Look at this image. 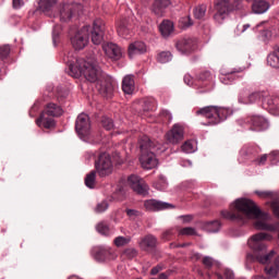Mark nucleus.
I'll return each instance as SVG.
<instances>
[{
	"label": "nucleus",
	"mask_w": 279,
	"mask_h": 279,
	"mask_svg": "<svg viewBox=\"0 0 279 279\" xmlns=\"http://www.w3.org/2000/svg\"><path fill=\"white\" fill-rule=\"evenodd\" d=\"M90 36V26L86 25L80 28L78 31L75 32V34L71 37V44L72 47L76 51H82V49H85L86 46L88 45Z\"/></svg>",
	"instance_id": "10"
},
{
	"label": "nucleus",
	"mask_w": 279,
	"mask_h": 279,
	"mask_svg": "<svg viewBox=\"0 0 279 279\" xmlns=\"http://www.w3.org/2000/svg\"><path fill=\"white\" fill-rule=\"evenodd\" d=\"M167 278H168L167 275L161 274V275H159V277L157 279H167Z\"/></svg>",
	"instance_id": "61"
},
{
	"label": "nucleus",
	"mask_w": 279,
	"mask_h": 279,
	"mask_svg": "<svg viewBox=\"0 0 279 279\" xmlns=\"http://www.w3.org/2000/svg\"><path fill=\"white\" fill-rule=\"evenodd\" d=\"M97 174L95 171L89 172L85 178V185L87 189H95Z\"/></svg>",
	"instance_id": "36"
},
{
	"label": "nucleus",
	"mask_w": 279,
	"mask_h": 279,
	"mask_svg": "<svg viewBox=\"0 0 279 279\" xmlns=\"http://www.w3.org/2000/svg\"><path fill=\"white\" fill-rule=\"evenodd\" d=\"M225 278L226 279H234V272L230 269L225 270Z\"/></svg>",
	"instance_id": "56"
},
{
	"label": "nucleus",
	"mask_w": 279,
	"mask_h": 279,
	"mask_svg": "<svg viewBox=\"0 0 279 279\" xmlns=\"http://www.w3.org/2000/svg\"><path fill=\"white\" fill-rule=\"evenodd\" d=\"M162 270V267L156 266L150 270L151 276H156L158 272Z\"/></svg>",
	"instance_id": "57"
},
{
	"label": "nucleus",
	"mask_w": 279,
	"mask_h": 279,
	"mask_svg": "<svg viewBox=\"0 0 279 279\" xmlns=\"http://www.w3.org/2000/svg\"><path fill=\"white\" fill-rule=\"evenodd\" d=\"M218 279H223V276H221L220 274L217 275Z\"/></svg>",
	"instance_id": "63"
},
{
	"label": "nucleus",
	"mask_w": 279,
	"mask_h": 279,
	"mask_svg": "<svg viewBox=\"0 0 279 279\" xmlns=\"http://www.w3.org/2000/svg\"><path fill=\"white\" fill-rule=\"evenodd\" d=\"M184 83L187 84V86H193V76H191V74H186L184 76Z\"/></svg>",
	"instance_id": "54"
},
{
	"label": "nucleus",
	"mask_w": 279,
	"mask_h": 279,
	"mask_svg": "<svg viewBox=\"0 0 279 279\" xmlns=\"http://www.w3.org/2000/svg\"><path fill=\"white\" fill-rule=\"evenodd\" d=\"M238 102L242 106L263 104L270 114L279 117V97L269 96L265 90L251 92L250 88L244 87L238 93Z\"/></svg>",
	"instance_id": "4"
},
{
	"label": "nucleus",
	"mask_w": 279,
	"mask_h": 279,
	"mask_svg": "<svg viewBox=\"0 0 279 279\" xmlns=\"http://www.w3.org/2000/svg\"><path fill=\"white\" fill-rule=\"evenodd\" d=\"M147 52V45L143 41H134L129 45V58H134V56H141Z\"/></svg>",
	"instance_id": "19"
},
{
	"label": "nucleus",
	"mask_w": 279,
	"mask_h": 279,
	"mask_svg": "<svg viewBox=\"0 0 279 279\" xmlns=\"http://www.w3.org/2000/svg\"><path fill=\"white\" fill-rule=\"evenodd\" d=\"M117 27L120 38H130L132 36V29L128 26V21L123 20L118 22Z\"/></svg>",
	"instance_id": "23"
},
{
	"label": "nucleus",
	"mask_w": 279,
	"mask_h": 279,
	"mask_svg": "<svg viewBox=\"0 0 279 279\" xmlns=\"http://www.w3.org/2000/svg\"><path fill=\"white\" fill-rule=\"evenodd\" d=\"M169 234H171V231H166V232L163 233V238L167 239V236H169Z\"/></svg>",
	"instance_id": "62"
},
{
	"label": "nucleus",
	"mask_w": 279,
	"mask_h": 279,
	"mask_svg": "<svg viewBox=\"0 0 279 279\" xmlns=\"http://www.w3.org/2000/svg\"><path fill=\"white\" fill-rule=\"evenodd\" d=\"M156 236L147 235L140 241V246L142 250H149L151 247H156Z\"/></svg>",
	"instance_id": "29"
},
{
	"label": "nucleus",
	"mask_w": 279,
	"mask_h": 279,
	"mask_svg": "<svg viewBox=\"0 0 279 279\" xmlns=\"http://www.w3.org/2000/svg\"><path fill=\"white\" fill-rule=\"evenodd\" d=\"M267 162V155H263L259 159H257V165H265Z\"/></svg>",
	"instance_id": "58"
},
{
	"label": "nucleus",
	"mask_w": 279,
	"mask_h": 279,
	"mask_svg": "<svg viewBox=\"0 0 279 279\" xmlns=\"http://www.w3.org/2000/svg\"><path fill=\"white\" fill-rule=\"evenodd\" d=\"M269 160L271 162V165H278L279 162V151L278 150H274L269 154Z\"/></svg>",
	"instance_id": "46"
},
{
	"label": "nucleus",
	"mask_w": 279,
	"mask_h": 279,
	"mask_svg": "<svg viewBox=\"0 0 279 279\" xmlns=\"http://www.w3.org/2000/svg\"><path fill=\"white\" fill-rule=\"evenodd\" d=\"M177 49L180 53H191L193 51V40L191 39H183L177 43Z\"/></svg>",
	"instance_id": "27"
},
{
	"label": "nucleus",
	"mask_w": 279,
	"mask_h": 279,
	"mask_svg": "<svg viewBox=\"0 0 279 279\" xmlns=\"http://www.w3.org/2000/svg\"><path fill=\"white\" fill-rule=\"evenodd\" d=\"M274 236L266 232H259L252 235L248 241L247 245L253 251V254H248L246 256L247 260H256L262 265H267L265 267V272L267 274L268 278H264L260 275L253 276L252 279H279V256L276 257L272 264L271 258L276 256L275 251H270L268 254L267 252V244L265 241H272Z\"/></svg>",
	"instance_id": "2"
},
{
	"label": "nucleus",
	"mask_w": 279,
	"mask_h": 279,
	"mask_svg": "<svg viewBox=\"0 0 279 279\" xmlns=\"http://www.w3.org/2000/svg\"><path fill=\"white\" fill-rule=\"evenodd\" d=\"M182 151H184V154H195V151H197V142L195 140L185 142L182 145Z\"/></svg>",
	"instance_id": "30"
},
{
	"label": "nucleus",
	"mask_w": 279,
	"mask_h": 279,
	"mask_svg": "<svg viewBox=\"0 0 279 279\" xmlns=\"http://www.w3.org/2000/svg\"><path fill=\"white\" fill-rule=\"evenodd\" d=\"M203 265H205V267H207V269H210V267H219L220 266L219 262H215V259H213V257H210V256H205L203 258Z\"/></svg>",
	"instance_id": "41"
},
{
	"label": "nucleus",
	"mask_w": 279,
	"mask_h": 279,
	"mask_svg": "<svg viewBox=\"0 0 279 279\" xmlns=\"http://www.w3.org/2000/svg\"><path fill=\"white\" fill-rule=\"evenodd\" d=\"M196 114H201L205 117V119H209L208 125H217V123H221V121H226L232 111L228 108H218L215 106L204 107L201 110L196 111Z\"/></svg>",
	"instance_id": "6"
},
{
	"label": "nucleus",
	"mask_w": 279,
	"mask_h": 279,
	"mask_svg": "<svg viewBox=\"0 0 279 279\" xmlns=\"http://www.w3.org/2000/svg\"><path fill=\"white\" fill-rule=\"evenodd\" d=\"M182 138H184V126H182L180 124H174L172 130H170L166 134V140L171 145H178V143H180V141H182Z\"/></svg>",
	"instance_id": "15"
},
{
	"label": "nucleus",
	"mask_w": 279,
	"mask_h": 279,
	"mask_svg": "<svg viewBox=\"0 0 279 279\" xmlns=\"http://www.w3.org/2000/svg\"><path fill=\"white\" fill-rule=\"evenodd\" d=\"M187 165L191 167V165H192L191 161H187Z\"/></svg>",
	"instance_id": "64"
},
{
	"label": "nucleus",
	"mask_w": 279,
	"mask_h": 279,
	"mask_svg": "<svg viewBox=\"0 0 279 279\" xmlns=\"http://www.w3.org/2000/svg\"><path fill=\"white\" fill-rule=\"evenodd\" d=\"M192 25L193 20L191 19V15L183 16L179 20V27H181V29H189Z\"/></svg>",
	"instance_id": "35"
},
{
	"label": "nucleus",
	"mask_w": 279,
	"mask_h": 279,
	"mask_svg": "<svg viewBox=\"0 0 279 279\" xmlns=\"http://www.w3.org/2000/svg\"><path fill=\"white\" fill-rule=\"evenodd\" d=\"M58 29H60L59 25L53 27V31H52V40H53V43H56V40H58V36H60V33L58 32Z\"/></svg>",
	"instance_id": "53"
},
{
	"label": "nucleus",
	"mask_w": 279,
	"mask_h": 279,
	"mask_svg": "<svg viewBox=\"0 0 279 279\" xmlns=\"http://www.w3.org/2000/svg\"><path fill=\"white\" fill-rule=\"evenodd\" d=\"M102 50L105 51L107 58H110L111 60H120L122 56L121 48L113 43L104 44Z\"/></svg>",
	"instance_id": "16"
},
{
	"label": "nucleus",
	"mask_w": 279,
	"mask_h": 279,
	"mask_svg": "<svg viewBox=\"0 0 279 279\" xmlns=\"http://www.w3.org/2000/svg\"><path fill=\"white\" fill-rule=\"evenodd\" d=\"M234 10H243V2L241 0L234 1L232 5L230 0H218L214 21L219 24L223 23L230 15V12H234Z\"/></svg>",
	"instance_id": "7"
},
{
	"label": "nucleus",
	"mask_w": 279,
	"mask_h": 279,
	"mask_svg": "<svg viewBox=\"0 0 279 279\" xmlns=\"http://www.w3.org/2000/svg\"><path fill=\"white\" fill-rule=\"evenodd\" d=\"M75 130L81 141H90V118L86 113H81L76 118Z\"/></svg>",
	"instance_id": "11"
},
{
	"label": "nucleus",
	"mask_w": 279,
	"mask_h": 279,
	"mask_svg": "<svg viewBox=\"0 0 279 279\" xmlns=\"http://www.w3.org/2000/svg\"><path fill=\"white\" fill-rule=\"evenodd\" d=\"M95 168L100 178L110 175L113 171L112 158H110V155L108 153L100 154L98 160L95 162Z\"/></svg>",
	"instance_id": "12"
},
{
	"label": "nucleus",
	"mask_w": 279,
	"mask_h": 279,
	"mask_svg": "<svg viewBox=\"0 0 279 279\" xmlns=\"http://www.w3.org/2000/svg\"><path fill=\"white\" fill-rule=\"evenodd\" d=\"M123 256L126 258H135L136 256V251L134 248H126L122 253Z\"/></svg>",
	"instance_id": "48"
},
{
	"label": "nucleus",
	"mask_w": 279,
	"mask_h": 279,
	"mask_svg": "<svg viewBox=\"0 0 279 279\" xmlns=\"http://www.w3.org/2000/svg\"><path fill=\"white\" fill-rule=\"evenodd\" d=\"M248 68H250V65L242 66V68H239V69H234L232 72L221 74L220 75V82L222 84H232V81L234 80L233 78L234 73H243V71H245V69H248Z\"/></svg>",
	"instance_id": "26"
},
{
	"label": "nucleus",
	"mask_w": 279,
	"mask_h": 279,
	"mask_svg": "<svg viewBox=\"0 0 279 279\" xmlns=\"http://www.w3.org/2000/svg\"><path fill=\"white\" fill-rule=\"evenodd\" d=\"M130 241H132L130 236H117L113 240V244L116 245V247H123L124 245H128Z\"/></svg>",
	"instance_id": "39"
},
{
	"label": "nucleus",
	"mask_w": 279,
	"mask_h": 279,
	"mask_svg": "<svg viewBox=\"0 0 279 279\" xmlns=\"http://www.w3.org/2000/svg\"><path fill=\"white\" fill-rule=\"evenodd\" d=\"M251 125H253V130L255 132H263V130H267L269 128V122L267 119L260 116H253L251 119Z\"/></svg>",
	"instance_id": "20"
},
{
	"label": "nucleus",
	"mask_w": 279,
	"mask_h": 279,
	"mask_svg": "<svg viewBox=\"0 0 279 279\" xmlns=\"http://www.w3.org/2000/svg\"><path fill=\"white\" fill-rule=\"evenodd\" d=\"M179 234H181L182 236H195V234H197V232L195 231L194 228L187 227V228L181 229L179 231Z\"/></svg>",
	"instance_id": "42"
},
{
	"label": "nucleus",
	"mask_w": 279,
	"mask_h": 279,
	"mask_svg": "<svg viewBox=\"0 0 279 279\" xmlns=\"http://www.w3.org/2000/svg\"><path fill=\"white\" fill-rule=\"evenodd\" d=\"M179 219L182 220L183 223H189V222L193 221V216H190V215H187V216H180Z\"/></svg>",
	"instance_id": "55"
},
{
	"label": "nucleus",
	"mask_w": 279,
	"mask_h": 279,
	"mask_svg": "<svg viewBox=\"0 0 279 279\" xmlns=\"http://www.w3.org/2000/svg\"><path fill=\"white\" fill-rule=\"evenodd\" d=\"M220 229H221V222H219V220H214L205 225V230L207 232H219Z\"/></svg>",
	"instance_id": "33"
},
{
	"label": "nucleus",
	"mask_w": 279,
	"mask_h": 279,
	"mask_svg": "<svg viewBox=\"0 0 279 279\" xmlns=\"http://www.w3.org/2000/svg\"><path fill=\"white\" fill-rule=\"evenodd\" d=\"M148 102L151 104V105L148 106V107L146 108V110H154V108H156V100L149 99Z\"/></svg>",
	"instance_id": "59"
},
{
	"label": "nucleus",
	"mask_w": 279,
	"mask_h": 279,
	"mask_svg": "<svg viewBox=\"0 0 279 279\" xmlns=\"http://www.w3.org/2000/svg\"><path fill=\"white\" fill-rule=\"evenodd\" d=\"M118 257H119V252H117V250L112 247H109L107 250H101L95 256L96 260H99L100 263L104 260H117Z\"/></svg>",
	"instance_id": "18"
},
{
	"label": "nucleus",
	"mask_w": 279,
	"mask_h": 279,
	"mask_svg": "<svg viewBox=\"0 0 279 279\" xmlns=\"http://www.w3.org/2000/svg\"><path fill=\"white\" fill-rule=\"evenodd\" d=\"M144 206L146 210L151 213H156V210H169V208H173V205L156 199L145 201Z\"/></svg>",
	"instance_id": "17"
},
{
	"label": "nucleus",
	"mask_w": 279,
	"mask_h": 279,
	"mask_svg": "<svg viewBox=\"0 0 279 279\" xmlns=\"http://www.w3.org/2000/svg\"><path fill=\"white\" fill-rule=\"evenodd\" d=\"M58 3V0H39L38 4L43 12H49L53 5Z\"/></svg>",
	"instance_id": "31"
},
{
	"label": "nucleus",
	"mask_w": 279,
	"mask_h": 279,
	"mask_svg": "<svg viewBox=\"0 0 279 279\" xmlns=\"http://www.w3.org/2000/svg\"><path fill=\"white\" fill-rule=\"evenodd\" d=\"M89 33L92 34V43L101 45L104 40V22L100 20L94 21L93 27L89 26Z\"/></svg>",
	"instance_id": "14"
},
{
	"label": "nucleus",
	"mask_w": 279,
	"mask_h": 279,
	"mask_svg": "<svg viewBox=\"0 0 279 279\" xmlns=\"http://www.w3.org/2000/svg\"><path fill=\"white\" fill-rule=\"evenodd\" d=\"M269 2L265 0H257L252 4L253 14H265L269 10Z\"/></svg>",
	"instance_id": "22"
},
{
	"label": "nucleus",
	"mask_w": 279,
	"mask_h": 279,
	"mask_svg": "<svg viewBox=\"0 0 279 279\" xmlns=\"http://www.w3.org/2000/svg\"><path fill=\"white\" fill-rule=\"evenodd\" d=\"M171 5V0H155L153 4V12L157 16H162L165 14V10Z\"/></svg>",
	"instance_id": "21"
},
{
	"label": "nucleus",
	"mask_w": 279,
	"mask_h": 279,
	"mask_svg": "<svg viewBox=\"0 0 279 279\" xmlns=\"http://www.w3.org/2000/svg\"><path fill=\"white\" fill-rule=\"evenodd\" d=\"M154 186L157 191H167L169 184L167 183L165 175H160L158 182L154 183Z\"/></svg>",
	"instance_id": "38"
},
{
	"label": "nucleus",
	"mask_w": 279,
	"mask_h": 279,
	"mask_svg": "<svg viewBox=\"0 0 279 279\" xmlns=\"http://www.w3.org/2000/svg\"><path fill=\"white\" fill-rule=\"evenodd\" d=\"M128 184L131 186V189L137 193L138 195H147V184L141 177L133 174L128 178Z\"/></svg>",
	"instance_id": "13"
},
{
	"label": "nucleus",
	"mask_w": 279,
	"mask_h": 279,
	"mask_svg": "<svg viewBox=\"0 0 279 279\" xmlns=\"http://www.w3.org/2000/svg\"><path fill=\"white\" fill-rule=\"evenodd\" d=\"M66 63L70 66V75L72 77L77 80L83 76L86 82L96 84V88L102 97H110L114 92V81H112V77L104 74L95 59L81 58L76 59L75 64L71 60H68Z\"/></svg>",
	"instance_id": "1"
},
{
	"label": "nucleus",
	"mask_w": 279,
	"mask_h": 279,
	"mask_svg": "<svg viewBox=\"0 0 279 279\" xmlns=\"http://www.w3.org/2000/svg\"><path fill=\"white\" fill-rule=\"evenodd\" d=\"M160 116L163 117L167 121L173 120V116H171V112H169V110H161Z\"/></svg>",
	"instance_id": "49"
},
{
	"label": "nucleus",
	"mask_w": 279,
	"mask_h": 279,
	"mask_svg": "<svg viewBox=\"0 0 279 279\" xmlns=\"http://www.w3.org/2000/svg\"><path fill=\"white\" fill-rule=\"evenodd\" d=\"M125 213L129 217V219H131L132 221H134L135 219H138V217H141V211L136 210V209H125Z\"/></svg>",
	"instance_id": "43"
},
{
	"label": "nucleus",
	"mask_w": 279,
	"mask_h": 279,
	"mask_svg": "<svg viewBox=\"0 0 279 279\" xmlns=\"http://www.w3.org/2000/svg\"><path fill=\"white\" fill-rule=\"evenodd\" d=\"M233 207L238 210V214L231 211H222L225 219H254V227L256 230H266L267 232H276L279 230V223H269L268 213H263L256 204L250 198H238L233 203Z\"/></svg>",
	"instance_id": "3"
},
{
	"label": "nucleus",
	"mask_w": 279,
	"mask_h": 279,
	"mask_svg": "<svg viewBox=\"0 0 279 279\" xmlns=\"http://www.w3.org/2000/svg\"><path fill=\"white\" fill-rule=\"evenodd\" d=\"M159 32L163 38H169L173 34V22L163 20L159 25Z\"/></svg>",
	"instance_id": "25"
},
{
	"label": "nucleus",
	"mask_w": 279,
	"mask_h": 279,
	"mask_svg": "<svg viewBox=\"0 0 279 279\" xmlns=\"http://www.w3.org/2000/svg\"><path fill=\"white\" fill-rule=\"evenodd\" d=\"M203 82H210L213 80V75L210 72H205L204 74L201 75L199 77Z\"/></svg>",
	"instance_id": "52"
},
{
	"label": "nucleus",
	"mask_w": 279,
	"mask_h": 279,
	"mask_svg": "<svg viewBox=\"0 0 279 279\" xmlns=\"http://www.w3.org/2000/svg\"><path fill=\"white\" fill-rule=\"evenodd\" d=\"M0 56L1 58H8V56H10V46L9 45H4L0 47Z\"/></svg>",
	"instance_id": "47"
},
{
	"label": "nucleus",
	"mask_w": 279,
	"mask_h": 279,
	"mask_svg": "<svg viewBox=\"0 0 279 279\" xmlns=\"http://www.w3.org/2000/svg\"><path fill=\"white\" fill-rule=\"evenodd\" d=\"M108 207H109L108 202L107 201H102V202L97 204V206L95 208V213H106V209Z\"/></svg>",
	"instance_id": "44"
},
{
	"label": "nucleus",
	"mask_w": 279,
	"mask_h": 279,
	"mask_svg": "<svg viewBox=\"0 0 279 279\" xmlns=\"http://www.w3.org/2000/svg\"><path fill=\"white\" fill-rule=\"evenodd\" d=\"M122 90L125 95H132L135 90L134 76L126 75L122 81Z\"/></svg>",
	"instance_id": "24"
},
{
	"label": "nucleus",
	"mask_w": 279,
	"mask_h": 279,
	"mask_svg": "<svg viewBox=\"0 0 279 279\" xmlns=\"http://www.w3.org/2000/svg\"><path fill=\"white\" fill-rule=\"evenodd\" d=\"M246 29H250V24H244L240 31L241 34H243V32H245Z\"/></svg>",
	"instance_id": "60"
},
{
	"label": "nucleus",
	"mask_w": 279,
	"mask_h": 279,
	"mask_svg": "<svg viewBox=\"0 0 279 279\" xmlns=\"http://www.w3.org/2000/svg\"><path fill=\"white\" fill-rule=\"evenodd\" d=\"M172 58H173V56L171 54V52L163 51V52L158 54L157 60L161 64H167V62H171Z\"/></svg>",
	"instance_id": "37"
},
{
	"label": "nucleus",
	"mask_w": 279,
	"mask_h": 279,
	"mask_svg": "<svg viewBox=\"0 0 279 279\" xmlns=\"http://www.w3.org/2000/svg\"><path fill=\"white\" fill-rule=\"evenodd\" d=\"M255 195H258V197L262 198H267V197H271V192H264V191H256Z\"/></svg>",
	"instance_id": "51"
},
{
	"label": "nucleus",
	"mask_w": 279,
	"mask_h": 279,
	"mask_svg": "<svg viewBox=\"0 0 279 279\" xmlns=\"http://www.w3.org/2000/svg\"><path fill=\"white\" fill-rule=\"evenodd\" d=\"M102 128H105V130H112L114 128V123L112 122V119L104 118Z\"/></svg>",
	"instance_id": "45"
},
{
	"label": "nucleus",
	"mask_w": 279,
	"mask_h": 279,
	"mask_svg": "<svg viewBox=\"0 0 279 279\" xmlns=\"http://www.w3.org/2000/svg\"><path fill=\"white\" fill-rule=\"evenodd\" d=\"M62 112L63 110L61 106L50 102L47 105L45 112L41 113L40 118L36 121V123L39 128H46V130H49L50 128H53V125H56V122L53 121V118H47V116L61 117Z\"/></svg>",
	"instance_id": "9"
},
{
	"label": "nucleus",
	"mask_w": 279,
	"mask_h": 279,
	"mask_svg": "<svg viewBox=\"0 0 279 279\" xmlns=\"http://www.w3.org/2000/svg\"><path fill=\"white\" fill-rule=\"evenodd\" d=\"M265 23L266 22H262L257 24L255 28H253L254 32H260L259 38L264 41L269 40V38H271V31L265 28Z\"/></svg>",
	"instance_id": "28"
},
{
	"label": "nucleus",
	"mask_w": 279,
	"mask_h": 279,
	"mask_svg": "<svg viewBox=\"0 0 279 279\" xmlns=\"http://www.w3.org/2000/svg\"><path fill=\"white\" fill-rule=\"evenodd\" d=\"M96 230L97 232H99V234H102L104 236H110L111 234L110 227L106 222H99L96 226Z\"/></svg>",
	"instance_id": "34"
},
{
	"label": "nucleus",
	"mask_w": 279,
	"mask_h": 279,
	"mask_svg": "<svg viewBox=\"0 0 279 279\" xmlns=\"http://www.w3.org/2000/svg\"><path fill=\"white\" fill-rule=\"evenodd\" d=\"M206 16V5H199L194 9V17L202 21Z\"/></svg>",
	"instance_id": "40"
},
{
	"label": "nucleus",
	"mask_w": 279,
	"mask_h": 279,
	"mask_svg": "<svg viewBox=\"0 0 279 279\" xmlns=\"http://www.w3.org/2000/svg\"><path fill=\"white\" fill-rule=\"evenodd\" d=\"M23 5H25V2L23 0H13L14 10H21Z\"/></svg>",
	"instance_id": "50"
},
{
	"label": "nucleus",
	"mask_w": 279,
	"mask_h": 279,
	"mask_svg": "<svg viewBox=\"0 0 279 279\" xmlns=\"http://www.w3.org/2000/svg\"><path fill=\"white\" fill-rule=\"evenodd\" d=\"M84 7L80 3H73V0H68L59 5V19L62 23H69L73 19H77L82 14Z\"/></svg>",
	"instance_id": "8"
},
{
	"label": "nucleus",
	"mask_w": 279,
	"mask_h": 279,
	"mask_svg": "<svg viewBox=\"0 0 279 279\" xmlns=\"http://www.w3.org/2000/svg\"><path fill=\"white\" fill-rule=\"evenodd\" d=\"M140 149L142 151L140 156L141 166L146 170L156 169V167H158V158H156L158 148L147 135H144L140 140Z\"/></svg>",
	"instance_id": "5"
},
{
	"label": "nucleus",
	"mask_w": 279,
	"mask_h": 279,
	"mask_svg": "<svg viewBox=\"0 0 279 279\" xmlns=\"http://www.w3.org/2000/svg\"><path fill=\"white\" fill-rule=\"evenodd\" d=\"M267 63L269 64V66H272V69H279V54H278V52H272V53L268 54Z\"/></svg>",
	"instance_id": "32"
}]
</instances>
